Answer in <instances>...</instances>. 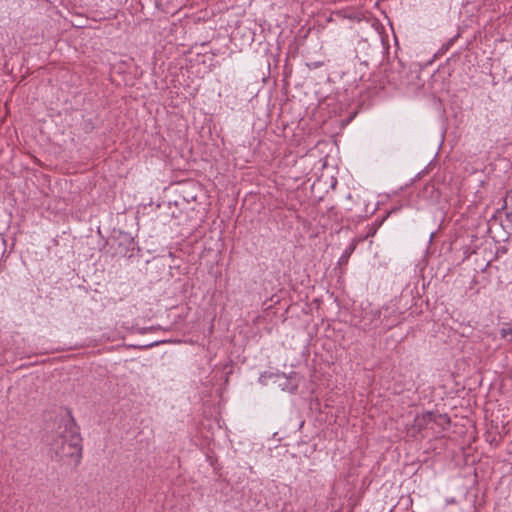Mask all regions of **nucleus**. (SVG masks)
Listing matches in <instances>:
<instances>
[{"label":"nucleus","mask_w":512,"mask_h":512,"mask_svg":"<svg viewBox=\"0 0 512 512\" xmlns=\"http://www.w3.org/2000/svg\"><path fill=\"white\" fill-rule=\"evenodd\" d=\"M82 438L74 419L69 415L58 426L57 437L51 443L59 460L73 463L75 466L82 458Z\"/></svg>","instance_id":"obj_1"},{"label":"nucleus","mask_w":512,"mask_h":512,"mask_svg":"<svg viewBox=\"0 0 512 512\" xmlns=\"http://www.w3.org/2000/svg\"><path fill=\"white\" fill-rule=\"evenodd\" d=\"M500 336L502 339L510 342L512 341V328L509 326V325H504L501 329H500Z\"/></svg>","instance_id":"obj_2"},{"label":"nucleus","mask_w":512,"mask_h":512,"mask_svg":"<svg viewBox=\"0 0 512 512\" xmlns=\"http://www.w3.org/2000/svg\"><path fill=\"white\" fill-rule=\"evenodd\" d=\"M427 417H428V418H431V417H432V413H428V414H427Z\"/></svg>","instance_id":"obj_3"}]
</instances>
